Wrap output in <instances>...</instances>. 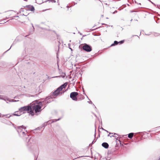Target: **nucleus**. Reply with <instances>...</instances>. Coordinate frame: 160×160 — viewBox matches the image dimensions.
I'll use <instances>...</instances> for the list:
<instances>
[{
	"instance_id": "nucleus-1",
	"label": "nucleus",
	"mask_w": 160,
	"mask_h": 160,
	"mask_svg": "<svg viewBox=\"0 0 160 160\" xmlns=\"http://www.w3.org/2000/svg\"><path fill=\"white\" fill-rule=\"evenodd\" d=\"M43 102H39L37 100L33 102L30 104L31 110L30 111V114L32 115L34 114L33 111H34L37 114L38 112H40L42 111L41 108L42 106Z\"/></svg>"
},
{
	"instance_id": "nucleus-14",
	"label": "nucleus",
	"mask_w": 160,
	"mask_h": 160,
	"mask_svg": "<svg viewBox=\"0 0 160 160\" xmlns=\"http://www.w3.org/2000/svg\"><path fill=\"white\" fill-rule=\"evenodd\" d=\"M0 99L4 100H6V98L5 97L1 95H0Z\"/></svg>"
},
{
	"instance_id": "nucleus-2",
	"label": "nucleus",
	"mask_w": 160,
	"mask_h": 160,
	"mask_svg": "<svg viewBox=\"0 0 160 160\" xmlns=\"http://www.w3.org/2000/svg\"><path fill=\"white\" fill-rule=\"evenodd\" d=\"M26 128L24 126H19L17 128V131L19 135L21 137H24L26 135L27 131L25 130Z\"/></svg>"
},
{
	"instance_id": "nucleus-3",
	"label": "nucleus",
	"mask_w": 160,
	"mask_h": 160,
	"mask_svg": "<svg viewBox=\"0 0 160 160\" xmlns=\"http://www.w3.org/2000/svg\"><path fill=\"white\" fill-rule=\"evenodd\" d=\"M67 82L65 83L64 84L61 85L54 92H53V95L54 96H57L59 93V92L61 91L63 88H65L67 85Z\"/></svg>"
},
{
	"instance_id": "nucleus-17",
	"label": "nucleus",
	"mask_w": 160,
	"mask_h": 160,
	"mask_svg": "<svg viewBox=\"0 0 160 160\" xmlns=\"http://www.w3.org/2000/svg\"><path fill=\"white\" fill-rule=\"evenodd\" d=\"M120 42L121 43H123V41H121Z\"/></svg>"
},
{
	"instance_id": "nucleus-28",
	"label": "nucleus",
	"mask_w": 160,
	"mask_h": 160,
	"mask_svg": "<svg viewBox=\"0 0 160 160\" xmlns=\"http://www.w3.org/2000/svg\"><path fill=\"white\" fill-rule=\"evenodd\" d=\"M158 160H160V158H159Z\"/></svg>"
},
{
	"instance_id": "nucleus-30",
	"label": "nucleus",
	"mask_w": 160,
	"mask_h": 160,
	"mask_svg": "<svg viewBox=\"0 0 160 160\" xmlns=\"http://www.w3.org/2000/svg\"><path fill=\"white\" fill-rule=\"evenodd\" d=\"M0 114H1V113H0Z\"/></svg>"
},
{
	"instance_id": "nucleus-20",
	"label": "nucleus",
	"mask_w": 160,
	"mask_h": 160,
	"mask_svg": "<svg viewBox=\"0 0 160 160\" xmlns=\"http://www.w3.org/2000/svg\"><path fill=\"white\" fill-rule=\"evenodd\" d=\"M31 140V139L30 138L29 139V140H28V142L30 141Z\"/></svg>"
},
{
	"instance_id": "nucleus-19",
	"label": "nucleus",
	"mask_w": 160,
	"mask_h": 160,
	"mask_svg": "<svg viewBox=\"0 0 160 160\" xmlns=\"http://www.w3.org/2000/svg\"><path fill=\"white\" fill-rule=\"evenodd\" d=\"M117 12V11H115L113 13H115V12Z\"/></svg>"
},
{
	"instance_id": "nucleus-4",
	"label": "nucleus",
	"mask_w": 160,
	"mask_h": 160,
	"mask_svg": "<svg viewBox=\"0 0 160 160\" xmlns=\"http://www.w3.org/2000/svg\"><path fill=\"white\" fill-rule=\"evenodd\" d=\"M31 108L30 106H24L23 107H21L19 109V110L20 111L22 112V114L24 113H25L24 112V111H29L30 112L31 111Z\"/></svg>"
},
{
	"instance_id": "nucleus-29",
	"label": "nucleus",
	"mask_w": 160,
	"mask_h": 160,
	"mask_svg": "<svg viewBox=\"0 0 160 160\" xmlns=\"http://www.w3.org/2000/svg\"><path fill=\"white\" fill-rule=\"evenodd\" d=\"M33 28H34V27L32 26ZM34 29V28H33Z\"/></svg>"
},
{
	"instance_id": "nucleus-5",
	"label": "nucleus",
	"mask_w": 160,
	"mask_h": 160,
	"mask_svg": "<svg viewBox=\"0 0 160 160\" xmlns=\"http://www.w3.org/2000/svg\"><path fill=\"white\" fill-rule=\"evenodd\" d=\"M78 93L76 92H72L70 93V97L73 100L77 101L78 99L77 96Z\"/></svg>"
},
{
	"instance_id": "nucleus-23",
	"label": "nucleus",
	"mask_w": 160,
	"mask_h": 160,
	"mask_svg": "<svg viewBox=\"0 0 160 160\" xmlns=\"http://www.w3.org/2000/svg\"><path fill=\"white\" fill-rule=\"evenodd\" d=\"M1 18V14H0V19Z\"/></svg>"
},
{
	"instance_id": "nucleus-26",
	"label": "nucleus",
	"mask_w": 160,
	"mask_h": 160,
	"mask_svg": "<svg viewBox=\"0 0 160 160\" xmlns=\"http://www.w3.org/2000/svg\"><path fill=\"white\" fill-rule=\"evenodd\" d=\"M15 17H18V16H16Z\"/></svg>"
},
{
	"instance_id": "nucleus-10",
	"label": "nucleus",
	"mask_w": 160,
	"mask_h": 160,
	"mask_svg": "<svg viewBox=\"0 0 160 160\" xmlns=\"http://www.w3.org/2000/svg\"><path fill=\"white\" fill-rule=\"evenodd\" d=\"M133 135V133H131L128 134V137L130 138H132Z\"/></svg>"
},
{
	"instance_id": "nucleus-12",
	"label": "nucleus",
	"mask_w": 160,
	"mask_h": 160,
	"mask_svg": "<svg viewBox=\"0 0 160 160\" xmlns=\"http://www.w3.org/2000/svg\"><path fill=\"white\" fill-rule=\"evenodd\" d=\"M11 115H9V114H6V115H2V117L5 116L6 118H9L10 117H11Z\"/></svg>"
},
{
	"instance_id": "nucleus-15",
	"label": "nucleus",
	"mask_w": 160,
	"mask_h": 160,
	"mask_svg": "<svg viewBox=\"0 0 160 160\" xmlns=\"http://www.w3.org/2000/svg\"><path fill=\"white\" fill-rule=\"evenodd\" d=\"M48 1L49 2H56V1L55 0H48Z\"/></svg>"
},
{
	"instance_id": "nucleus-22",
	"label": "nucleus",
	"mask_w": 160,
	"mask_h": 160,
	"mask_svg": "<svg viewBox=\"0 0 160 160\" xmlns=\"http://www.w3.org/2000/svg\"><path fill=\"white\" fill-rule=\"evenodd\" d=\"M95 142V141L94 142V141H93L92 142V143H94V142Z\"/></svg>"
},
{
	"instance_id": "nucleus-7",
	"label": "nucleus",
	"mask_w": 160,
	"mask_h": 160,
	"mask_svg": "<svg viewBox=\"0 0 160 160\" xmlns=\"http://www.w3.org/2000/svg\"><path fill=\"white\" fill-rule=\"evenodd\" d=\"M25 7L27 10L30 11L32 12H33L35 10L34 8L31 5H27Z\"/></svg>"
},
{
	"instance_id": "nucleus-16",
	"label": "nucleus",
	"mask_w": 160,
	"mask_h": 160,
	"mask_svg": "<svg viewBox=\"0 0 160 160\" xmlns=\"http://www.w3.org/2000/svg\"><path fill=\"white\" fill-rule=\"evenodd\" d=\"M110 134H113L114 135L116 134V133H109V134H108V136H109V135H110Z\"/></svg>"
},
{
	"instance_id": "nucleus-24",
	"label": "nucleus",
	"mask_w": 160,
	"mask_h": 160,
	"mask_svg": "<svg viewBox=\"0 0 160 160\" xmlns=\"http://www.w3.org/2000/svg\"><path fill=\"white\" fill-rule=\"evenodd\" d=\"M114 137L113 135H112V136H110L111 137Z\"/></svg>"
},
{
	"instance_id": "nucleus-11",
	"label": "nucleus",
	"mask_w": 160,
	"mask_h": 160,
	"mask_svg": "<svg viewBox=\"0 0 160 160\" xmlns=\"http://www.w3.org/2000/svg\"><path fill=\"white\" fill-rule=\"evenodd\" d=\"M36 2L38 4H42L43 2L41 0H36Z\"/></svg>"
},
{
	"instance_id": "nucleus-8",
	"label": "nucleus",
	"mask_w": 160,
	"mask_h": 160,
	"mask_svg": "<svg viewBox=\"0 0 160 160\" xmlns=\"http://www.w3.org/2000/svg\"><path fill=\"white\" fill-rule=\"evenodd\" d=\"M22 114V113L19 110V111L15 112L13 115L14 116H19Z\"/></svg>"
},
{
	"instance_id": "nucleus-21",
	"label": "nucleus",
	"mask_w": 160,
	"mask_h": 160,
	"mask_svg": "<svg viewBox=\"0 0 160 160\" xmlns=\"http://www.w3.org/2000/svg\"><path fill=\"white\" fill-rule=\"evenodd\" d=\"M102 129L103 130H105V131H107V132H108L107 130H105V129H104L103 128H102Z\"/></svg>"
},
{
	"instance_id": "nucleus-25",
	"label": "nucleus",
	"mask_w": 160,
	"mask_h": 160,
	"mask_svg": "<svg viewBox=\"0 0 160 160\" xmlns=\"http://www.w3.org/2000/svg\"><path fill=\"white\" fill-rule=\"evenodd\" d=\"M59 119H58V120H56V121H57L59 120Z\"/></svg>"
},
{
	"instance_id": "nucleus-13",
	"label": "nucleus",
	"mask_w": 160,
	"mask_h": 160,
	"mask_svg": "<svg viewBox=\"0 0 160 160\" xmlns=\"http://www.w3.org/2000/svg\"><path fill=\"white\" fill-rule=\"evenodd\" d=\"M118 43V42L117 41H115L114 42V43L112 44L111 45V46H114L115 45H117Z\"/></svg>"
},
{
	"instance_id": "nucleus-18",
	"label": "nucleus",
	"mask_w": 160,
	"mask_h": 160,
	"mask_svg": "<svg viewBox=\"0 0 160 160\" xmlns=\"http://www.w3.org/2000/svg\"><path fill=\"white\" fill-rule=\"evenodd\" d=\"M44 102L46 103L47 102V100H45L44 101Z\"/></svg>"
},
{
	"instance_id": "nucleus-9",
	"label": "nucleus",
	"mask_w": 160,
	"mask_h": 160,
	"mask_svg": "<svg viewBox=\"0 0 160 160\" xmlns=\"http://www.w3.org/2000/svg\"><path fill=\"white\" fill-rule=\"evenodd\" d=\"M102 146L105 148H108L109 146L108 144L106 142L103 143Z\"/></svg>"
},
{
	"instance_id": "nucleus-6",
	"label": "nucleus",
	"mask_w": 160,
	"mask_h": 160,
	"mask_svg": "<svg viewBox=\"0 0 160 160\" xmlns=\"http://www.w3.org/2000/svg\"><path fill=\"white\" fill-rule=\"evenodd\" d=\"M83 49L87 52H90L92 50L91 47L86 44H85L83 46Z\"/></svg>"
},
{
	"instance_id": "nucleus-27",
	"label": "nucleus",
	"mask_w": 160,
	"mask_h": 160,
	"mask_svg": "<svg viewBox=\"0 0 160 160\" xmlns=\"http://www.w3.org/2000/svg\"><path fill=\"white\" fill-rule=\"evenodd\" d=\"M11 48V47H10V48H9V49L8 50H8H9V49H10V48Z\"/></svg>"
}]
</instances>
